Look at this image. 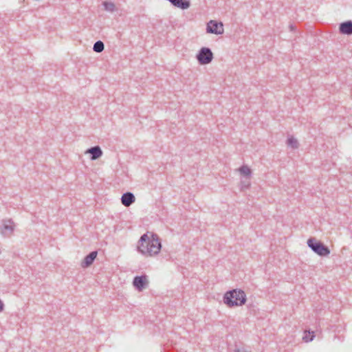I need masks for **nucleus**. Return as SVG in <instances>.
Returning <instances> with one entry per match:
<instances>
[{"label":"nucleus","instance_id":"obj_6","mask_svg":"<svg viewBox=\"0 0 352 352\" xmlns=\"http://www.w3.org/2000/svg\"><path fill=\"white\" fill-rule=\"evenodd\" d=\"M15 225L12 219H5L2 221L0 227V233L4 236H10L14 230Z\"/></svg>","mask_w":352,"mask_h":352},{"label":"nucleus","instance_id":"obj_17","mask_svg":"<svg viewBox=\"0 0 352 352\" xmlns=\"http://www.w3.org/2000/svg\"><path fill=\"white\" fill-rule=\"evenodd\" d=\"M250 177H243L241 182V188L242 190H244L247 188H248L250 186Z\"/></svg>","mask_w":352,"mask_h":352},{"label":"nucleus","instance_id":"obj_20","mask_svg":"<svg viewBox=\"0 0 352 352\" xmlns=\"http://www.w3.org/2000/svg\"><path fill=\"white\" fill-rule=\"evenodd\" d=\"M3 302L0 300V311H1L3 309Z\"/></svg>","mask_w":352,"mask_h":352},{"label":"nucleus","instance_id":"obj_9","mask_svg":"<svg viewBox=\"0 0 352 352\" xmlns=\"http://www.w3.org/2000/svg\"><path fill=\"white\" fill-rule=\"evenodd\" d=\"M85 153H89L91 155V160H96L100 158L103 154L102 151L99 146H95L87 149L85 151Z\"/></svg>","mask_w":352,"mask_h":352},{"label":"nucleus","instance_id":"obj_7","mask_svg":"<svg viewBox=\"0 0 352 352\" xmlns=\"http://www.w3.org/2000/svg\"><path fill=\"white\" fill-rule=\"evenodd\" d=\"M147 283L146 276H136L133 280V285L138 291H142Z\"/></svg>","mask_w":352,"mask_h":352},{"label":"nucleus","instance_id":"obj_2","mask_svg":"<svg viewBox=\"0 0 352 352\" xmlns=\"http://www.w3.org/2000/svg\"><path fill=\"white\" fill-rule=\"evenodd\" d=\"M246 302V295L243 290L233 289L227 292L223 296V302L229 307L241 306Z\"/></svg>","mask_w":352,"mask_h":352},{"label":"nucleus","instance_id":"obj_11","mask_svg":"<svg viewBox=\"0 0 352 352\" xmlns=\"http://www.w3.org/2000/svg\"><path fill=\"white\" fill-rule=\"evenodd\" d=\"M98 252L96 251L91 252L88 255H87L84 260L81 263V266L82 267H88L90 266L96 259L97 256Z\"/></svg>","mask_w":352,"mask_h":352},{"label":"nucleus","instance_id":"obj_8","mask_svg":"<svg viewBox=\"0 0 352 352\" xmlns=\"http://www.w3.org/2000/svg\"><path fill=\"white\" fill-rule=\"evenodd\" d=\"M135 201V197L132 192H126L121 197V203L126 207L130 206Z\"/></svg>","mask_w":352,"mask_h":352},{"label":"nucleus","instance_id":"obj_13","mask_svg":"<svg viewBox=\"0 0 352 352\" xmlns=\"http://www.w3.org/2000/svg\"><path fill=\"white\" fill-rule=\"evenodd\" d=\"M286 144L288 146H290L293 149H296L299 146V143L297 139L293 136H289L287 138Z\"/></svg>","mask_w":352,"mask_h":352},{"label":"nucleus","instance_id":"obj_16","mask_svg":"<svg viewBox=\"0 0 352 352\" xmlns=\"http://www.w3.org/2000/svg\"><path fill=\"white\" fill-rule=\"evenodd\" d=\"M102 4L104 7L105 10H107L108 12H113V11H115L116 6L113 3L104 1Z\"/></svg>","mask_w":352,"mask_h":352},{"label":"nucleus","instance_id":"obj_18","mask_svg":"<svg viewBox=\"0 0 352 352\" xmlns=\"http://www.w3.org/2000/svg\"><path fill=\"white\" fill-rule=\"evenodd\" d=\"M314 331H309L308 335H305L303 336L302 339L305 342H311L314 340Z\"/></svg>","mask_w":352,"mask_h":352},{"label":"nucleus","instance_id":"obj_10","mask_svg":"<svg viewBox=\"0 0 352 352\" xmlns=\"http://www.w3.org/2000/svg\"><path fill=\"white\" fill-rule=\"evenodd\" d=\"M339 31L341 34L351 35L352 34V21H347L340 24Z\"/></svg>","mask_w":352,"mask_h":352},{"label":"nucleus","instance_id":"obj_12","mask_svg":"<svg viewBox=\"0 0 352 352\" xmlns=\"http://www.w3.org/2000/svg\"><path fill=\"white\" fill-rule=\"evenodd\" d=\"M171 3L182 10L188 9L190 6V0H173Z\"/></svg>","mask_w":352,"mask_h":352},{"label":"nucleus","instance_id":"obj_15","mask_svg":"<svg viewBox=\"0 0 352 352\" xmlns=\"http://www.w3.org/2000/svg\"><path fill=\"white\" fill-rule=\"evenodd\" d=\"M104 43L102 41H98L94 43L93 50L96 52H101L104 50Z\"/></svg>","mask_w":352,"mask_h":352},{"label":"nucleus","instance_id":"obj_3","mask_svg":"<svg viewBox=\"0 0 352 352\" xmlns=\"http://www.w3.org/2000/svg\"><path fill=\"white\" fill-rule=\"evenodd\" d=\"M307 245L312 251L320 256H326L330 254L329 248L322 242L318 241L315 238L309 239Z\"/></svg>","mask_w":352,"mask_h":352},{"label":"nucleus","instance_id":"obj_5","mask_svg":"<svg viewBox=\"0 0 352 352\" xmlns=\"http://www.w3.org/2000/svg\"><path fill=\"white\" fill-rule=\"evenodd\" d=\"M206 32L209 34H222L224 32L223 25L221 22L210 20L206 26Z\"/></svg>","mask_w":352,"mask_h":352},{"label":"nucleus","instance_id":"obj_4","mask_svg":"<svg viewBox=\"0 0 352 352\" xmlns=\"http://www.w3.org/2000/svg\"><path fill=\"white\" fill-rule=\"evenodd\" d=\"M196 58L200 65H208L212 62L214 55L208 47H201L196 55Z\"/></svg>","mask_w":352,"mask_h":352},{"label":"nucleus","instance_id":"obj_1","mask_svg":"<svg viewBox=\"0 0 352 352\" xmlns=\"http://www.w3.org/2000/svg\"><path fill=\"white\" fill-rule=\"evenodd\" d=\"M138 243V250L145 256H155L159 254L162 248V243L159 236L153 233L150 236L148 233L142 235Z\"/></svg>","mask_w":352,"mask_h":352},{"label":"nucleus","instance_id":"obj_19","mask_svg":"<svg viewBox=\"0 0 352 352\" xmlns=\"http://www.w3.org/2000/svg\"><path fill=\"white\" fill-rule=\"evenodd\" d=\"M234 352H248V351H246V349L244 347L239 348L238 346H236Z\"/></svg>","mask_w":352,"mask_h":352},{"label":"nucleus","instance_id":"obj_14","mask_svg":"<svg viewBox=\"0 0 352 352\" xmlns=\"http://www.w3.org/2000/svg\"><path fill=\"white\" fill-rule=\"evenodd\" d=\"M238 170L239 174L242 176H249L252 173L251 169L247 165L242 166Z\"/></svg>","mask_w":352,"mask_h":352}]
</instances>
